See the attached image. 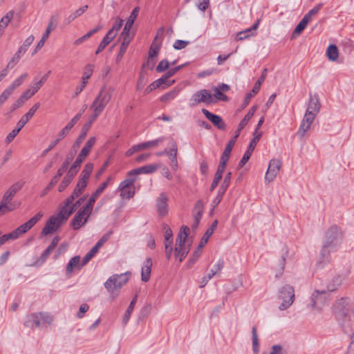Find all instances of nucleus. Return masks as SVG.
Instances as JSON below:
<instances>
[{
    "instance_id": "1",
    "label": "nucleus",
    "mask_w": 354,
    "mask_h": 354,
    "mask_svg": "<svg viewBox=\"0 0 354 354\" xmlns=\"http://www.w3.org/2000/svg\"><path fill=\"white\" fill-rule=\"evenodd\" d=\"M333 311L337 322L345 330H354V304L350 299L345 297L337 299Z\"/></svg>"
},
{
    "instance_id": "2",
    "label": "nucleus",
    "mask_w": 354,
    "mask_h": 354,
    "mask_svg": "<svg viewBox=\"0 0 354 354\" xmlns=\"http://www.w3.org/2000/svg\"><path fill=\"white\" fill-rule=\"evenodd\" d=\"M72 213V207L64 205L57 214L50 217L42 230L41 234L46 236L56 232L62 225L66 222Z\"/></svg>"
},
{
    "instance_id": "3",
    "label": "nucleus",
    "mask_w": 354,
    "mask_h": 354,
    "mask_svg": "<svg viewBox=\"0 0 354 354\" xmlns=\"http://www.w3.org/2000/svg\"><path fill=\"white\" fill-rule=\"evenodd\" d=\"M342 241V234L337 227H332L326 233L325 239L321 251L322 257H326L328 261V256L330 252L336 251Z\"/></svg>"
},
{
    "instance_id": "4",
    "label": "nucleus",
    "mask_w": 354,
    "mask_h": 354,
    "mask_svg": "<svg viewBox=\"0 0 354 354\" xmlns=\"http://www.w3.org/2000/svg\"><path fill=\"white\" fill-rule=\"evenodd\" d=\"M339 283L340 279L337 277L335 279L334 283L333 284L328 285L326 289L315 290L310 297V303L308 304L310 310L313 313L319 312L325 305L328 292L336 289L337 286H338Z\"/></svg>"
},
{
    "instance_id": "5",
    "label": "nucleus",
    "mask_w": 354,
    "mask_h": 354,
    "mask_svg": "<svg viewBox=\"0 0 354 354\" xmlns=\"http://www.w3.org/2000/svg\"><path fill=\"white\" fill-rule=\"evenodd\" d=\"M189 233V228L187 226H182L176 238L174 257L180 262L185 259L190 250V245L186 244Z\"/></svg>"
},
{
    "instance_id": "6",
    "label": "nucleus",
    "mask_w": 354,
    "mask_h": 354,
    "mask_svg": "<svg viewBox=\"0 0 354 354\" xmlns=\"http://www.w3.org/2000/svg\"><path fill=\"white\" fill-rule=\"evenodd\" d=\"M43 216L42 212H38L36 215L32 217L27 222L21 225L16 230L10 233L3 234L0 236V247L4 244L7 241L15 240L19 237L21 235L25 234L30 230Z\"/></svg>"
},
{
    "instance_id": "7",
    "label": "nucleus",
    "mask_w": 354,
    "mask_h": 354,
    "mask_svg": "<svg viewBox=\"0 0 354 354\" xmlns=\"http://www.w3.org/2000/svg\"><path fill=\"white\" fill-rule=\"evenodd\" d=\"M115 89L113 87L103 86L91 105L90 109H95L102 113L111 101Z\"/></svg>"
},
{
    "instance_id": "8",
    "label": "nucleus",
    "mask_w": 354,
    "mask_h": 354,
    "mask_svg": "<svg viewBox=\"0 0 354 354\" xmlns=\"http://www.w3.org/2000/svg\"><path fill=\"white\" fill-rule=\"evenodd\" d=\"M23 186L24 183L21 181H18L10 185L9 188L4 192L0 202V207L3 209V213H6L12 210L8 207V204L12 200L15 195L21 189Z\"/></svg>"
},
{
    "instance_id": "9",
    "label": "nucleus",
    "mask_w": 354,
    "mask_h": 354,
    "mask_svg": "<svg viewBox=\"0 0 354 354\" xmlns=\"http://www.w3.org/2000/svg\"><path fill=\"white\" fill-rule=\"evenodd\" d=\"M136 179L133 176H128L122 180L118 187V192L122 199H130L133 197L136 192L135 182Z\"/></svg>"
},
{
    "instance_id": "10",
    "label": "nucleus",
    "mask_w": 354,
    "mask_h": 354,
    "mask_svg": "<svg viewBox=\"0 0 354 354\" xmlns=\"http://www.w3.org/2000/svg\"><path fill=\"white\" fill-rule=\"evenodd\" d=\"M93 208V205L87 202L85 205L79 209L71 222V225L74 230L79 229L86 222Z\"/></svg>"
},
{
    "instance_id": "11",
    "label": "nucleus",
    "mask_w": 354,
    "mask_h": 354,
    "mask_svg": "<svg viewBox=\"0 0 354 354\" xmlns=\"http://www.w3.org/2000/svg\"><path fill=\"white\" fill-rule=\"evenodd\" d=\"M279 299L281 303L279 307L281 310H284L289 308L295 299V292L292 286L286 285L283 286L279 291Z\"/></svg>"
},
{
    "instance_id": "12",
    "label": "nucleus",
    "mask_w": 354,
    "mask_h": 354,
    "mask_svg": "<svg viewBox=\"0 0 354 354\" xmlns=\"http://www.w3.org/2000/svg\"><path fill=\"white\" fill-rule=\"evenodd\" d=\"M201 103L214 104L215 100L211 93L207 89H201L195 92L189 99L191 106H195Z\"/></svg>"
},
{
    "instance_id": "13",
    "label": "nucleus",
    "mask_w": 354,
    "mask_h": 354,
    "mask_svg": "<svg viewBox=\"0 0 354 354\" xmlns=\"http://www.w3.org/2000/svg\"><path fill=\"white\" fill-rule=\"evenodd\" d=\"M86 185L87 183H85L84 180H79L75 188L73 190V192L72 193L71 196L65 201L64 205H68L70 207H72L73 212L75 207L80 205L81 203L83 202L86 198L85 196L82 197L78 201H77L75 204L73 203V200L78 197L83 192Z\"/></svg>"
},
{
    "instance_id": "14",
    "label": "nucleus",
    "mask_w": 354,
    "mask_h": 354,
    "mask_svg": "<svg viewBox=\"0 0 354 354\" xmlns=\"http://www.w3.org/2000/svg\"><path fill=\"white\" fill-rule=\"evenodd\" d=\"M156 212L159 216L165 217L169 212V196L165 192H161L156 199Z\"/></svg>"
},
{
    "instance_id": "15",
    "label": "nucleus",
    "mask_w": 354,
    "mask_h": 354,
    "mask_svg": "<svg viewBox=\"0 0 354 354\" xmlns=\"http://www.w3.org/2000/svg\"><path fill=\"white\" fill-rule=\"evenodd\" d=\"M281 167V162L278 159H272L270 160L268 167L265 175V181L267 183L272 182Z\"/></svg>"
},
{
    "instance_id": "16",
    "label": "nucleus",
    "mask_w": 354,
    "mask_h": 354,
    "mask_svg": "<svg viewBox=\"0 0 354 354\" xmlns=\"http://www.w3.org/2000/svg\"><path fill=\"white\" fill-rule=\"evenodd\" d=\"M316 116L317 115L305 112L297 131V134L299 136L304 137L306 135L308 131L310 129Z\"/></svg>"
},
{
    "instance_id": "17",
    "label": "nucleus",
    "mask_w": 354,
    "mask_h": 354,
    "mask_svg": "<svg viewBox=\"0 0 354 354\" xmlns=\"http://www.w3.org/2000/svg\"><path fill=\"white\" fill-rule=\"evenodd\" d=\"M130 273L126 272L121 274H114L110 277L106 282H110V285L117 289L121 288L124 286L129 280Z\"/></svg>"
},
{
    "instance_id": "18",
    "label": "nucleus",
    "mask_w": 354,
    "mask_h": 354,
    "mask_svg": "<svg viewBox=\"0 0 354 354\" xmlns=\"http://www.w3.org/2000/svg\"><path fill=\"white\" fill-rule=\"evenodd\" d=\"M321 103L317 94H311L309 97V100L307 105L306 112L317 115L320 111Z\"/></svg>"
},
{
    "instance_id": "19",
    "label": "nucleus",
    "mask_w": 354,
    "mask_h": 354,
    "mask_svg": "<svg viewBox=\"0 0 354 354\" xmlns=\"http://www.w3.org/2000/svg\"><path fill=\"white\" fill-rule=\"evenodd\" d=\"M160 167V164H150L134 169L127 173L128 176H136L141 174H151Z\"/></svg>"
},
{
    "instance_id": "20",
    "label": "nucleus",
    "mask_w": 354,
    "mask_h": 354,
    "mask_svg": "<svg viewBox=\"0 0 354 354\" xmlns=\"http://www.w3.org/2000/svg\"><path fill=\"white\" fill-rule=\"evenodd\" d=\"M203 113L205 115V117L212 122V124L216 127L218 129L221 130H223L225 129V124L223 122L221 117L218 115H214L210 113L208 110L205 109H202Z\"/></svg>"
},
{
    "instance_id": "21",
    "label": "nucleus",
    "mask_w": 354,
    "mask_h": 354,
    "mask_svg": "<svg viewBox=\"0 0 354 354\" xmlns=\"http://www.w3.org/2000/svg\"><path fill=\"white\" fill-rule=\"evenodd\" d=\"M40 104L39 102L34 104L30 110L21 117V118L17 123V127L19 129H22L27 122L32 118L38 108L39 107Z\"/></svg>"
},
{
    "instance_id": "22",
    "label": "nucleus",
    "mask_w": 354,
    "mask_h": 354,
    "mask_svg": "<svg viewBox=\"0 0 354 354\" xmlns=\"http://www.w3.org/2000/svg\"><path fill=\"white\" fill-rule=\"evenodd\" d=\"M151 267L152 259L151 258H147L141 268V279L142 281L147 282L149 280Z\"/></svg>"
},
{
    "instance_id": "23",
    "label": "nucleus",
    "mask_w": 354,
    "mask_h": 354,
    "mask_svg": "<svg viewBox=\"0 0 354 354\" xmlns=\"http://www.w3.org/2000/svg\"><path fill=\"white\" fill-rule=\"evenodd\" d=\"M84 266L82 261L81 262L80 257L75 256L69 261L66 266V274H71L75 269L80 270Z\"/></svg>"
},
{
    "instance_id": "24",
    "label": "nucleus",
    "mask_w": 354,
    "mask_h": 354,
    "mask_svg": "<svg viewBox=\"0 0 354 354\" xmlns=\"http://www.w3.org/2000/svg\"><path fill=\"white\" fill-rule=\"evenodd\" d=\"M259 24V20H258L252 28H248L243 31L239 32L236 36V41H241L243 39H247L250 37V35H254L255 30L257 29Z\"/></svg>"
},
{
    "instance_id": "25",
    "label": "nucleus",
    "mask_w": 354,
    "mask_h": 354,
    "mask_svg": "<svg viewBox=\"0 0 354 354\" xmlns=\"http://www.w3.org/2000/svg\"><path fill=\"white\" fill-rule=\"evenodd\" d=\"M96 142V138L95 136H91L88 138V140L85 143L83 148L81 149L79 154L81 155V156H84V158H86L88 155L90 153L93 147L95 145Z\"/></svg>"
},
{
    "instance_id": "26",
    "label": "nucleus",
    "mask_w": 354,
    "mask_h": 354,
    "mask_svg": "<svg viewBox=\"0 0 354 354\" xmlns=\"http://www.w3.org/2000/svg\"><path fill=\"white\" fill-rule=\"evenodd\" d=\"M203 212V203L201 201H198L195 204L194 207V226L196 227L201 218Z\"/></svg>"
},
{
    "instance_id": "27",
    "label": "nucleus",
    "mask_w": 354,
    "mask_h": 354,
    "mask_svg": "<svg viewBox=\"0 0 354 354\" xmlns=\"http://www.w3.org/2000/svg\"><path fill=\"white\" fill-rule=\"evenodd\" d=\"M114 38V35L112 32H107L97 47L95 54L97 55L102 51L113 40Z\"/></svg>"
},
{
    "instance_id": "28",
    "label": "nucleus",
    "mask_w": 354,
    "mask_h": 354,
    "mask_svg": "<svg viewBox=\"0 0 354 354\" xmlns=\"http://www.w3.org/2000/svg\"><path fill=\"white\" fill-rule=\"evenodd\" d=\"M90 128L91 127H89V124H85L83 126V127L81 130L80 134L79 135V136L77 137V138L76 139L75 142L73 144V148L76 149V148L79 147L80 144L83 142V140L86 138L87 133L89 131Z\"/></svg>"
},
{
    "instance_id": "29",
    "label": "nucleus",
    "mask_w": 354,
    "mask_h": 354,
    "mask_svg": "<svg viewBox=\"0 0 354 354\" xmlns=\"http://www.w3.org/2000/svg\"><path fill=\"white\" fill-rule=\"evenodd\" d=\"M110 283H111V281L105 282L104 287L107 290V291L109 294V300L110 301H113L119 297L120 292L118 291L119 289H117V288H114L113 286H111V285H110Z\"/></svg>"
},
{
    "instance_id": "30",
    "label": "nucleus",
    "mask_w": 354,
    "mask_h": 354,
    "mask_svg": "<svg viewBox=\"0 0 354 354\" xmlns=\"http://www.w3.org/2000/svg\"><path fill=\"white\" fill-rule=\"evenodd\" d=\"M326 56L331 62H335L339 56V50L335 45H330L326 50Z\"/></svg>"
},
{
    "instance_id": "31",
    "label": "nucleus",
    "mask_w": 354,
    "mask_h": 354,
    "mask_svg": "<svg viewBox=\"0 0 354 354\" xmlns=\"http://www.w3.org/2000/svg\"><path fill=\"white\" fill-rule=\"evenodd\" d=\"M39 314H32L28 316L26 325L31 328L34 326L39 327V325L41 324V320L39 319Z\"/></svg>"
},
{
    "instance_id": "32",
    "label": "nucleus",
    "mask_w": 354,
    "mask_h": 354,
    "mask_svg": "<svg viewBox=\"0 0 354 354\" xmlns=\"http://www.w3.org/2000/svg\"><path fill=\"white\" fill-rule=\"evenodd\" d=\"M137 301V296H135L134 298L131 300L129 306H128L122 319V322L124 324H127V323L129 322L131 315L132 314V312L133 310V308L135 307V305Z\"/></svg>"
},
{
    "instance_id": "33",
    "label": "nucleus",
    "mask_w": 354,
    "mask_h": 354,
    "mask_svg": "<svg viewBox=\"0 0 354 354\" xmlns=\"http://www.w3.org/2000/svg\"><path fill=\"white\" fill-rule=\"evenodd\" d=\"M93 163L88 162L87 163L82 171L81 177L80 178V180H84L85 183H87L89 177L93 171Z\"/></svg>"
},
{
    "instance_id": "34",
    "label": "nucleus",
    "mask_w": 354,
    "mask_h": 354,
    "mask_svg": "<svg viewBox=\"0 0 354 354\" xmlns=\"http://www.w3.org/2000/svg\"><path fill=\"white\" fill-rule=\"evenodd\" d=\"M107 187V183H102L94 192V193L91 195V198H89L88 203L91 204L92 205H94V203L96 201V199L102 194V193L104 191V189Z\"/></svg>"
},
{
    "instance_id": "35",
    "label": "nucleus",
    "mask_w": 354,
    "mask_h": 354,
    "mask_svg": "<svg viewBox=\"0 0 354 354\" xmlns=\"http://www.w3.org/2000/svg\"><path fill=\"white\" fill-rule=\"evenodd\" d=\"M224 266V262L223 260L219 259L212 268L208 274V279H210L214 276L219 274Z\"/></svg>"
},
{
    "instance_id": "36",
    "label": "nucleus",
    "mask_w": 354,
    "mask_h": 354,
    "mask_svg": "<svg viewBox=\"0 0 354 354\" xmlns=\"http://www.w3.org/2000/svg\"><path fill=\"white\" fill-rule=\"evenodd\" d=\"M308 23L309 21L307 20V18L305 19L304 17H303L301 21L297 24L294 32H292V37L296 38L297 37H298L302 32V31L306 28Z\"/></svg>"
},
{
    "instance_id": "37",
    "label": "nucleus",
    "mask_w": 354,
    "mask_h": 354,
    "mask_svg": "<svg viewBox=\"0 0 354 354\" xmlns=\"http://www.w3.org/2000/svg\"><path fill=\"white\" fill-rule=\"evenodd\" d=\"M14 15L15 12L13 10H10L1 18L0 21V30H3L8 26L9 23L12 19Z\"/></svg>"
},
{
    "instance_id": "38",
    "label": "nucleus",
    "mask_w": 354,
    "mask_h": 354,
    "mask_svg": "<svg viewBox=\"0 0 354 354\" xmlns=\"http://www.w3.org/2000/svg\"><path fill=\"white\" fill-rule=\"evenodd\" d=\"M74 174H73L71 172V171H70L64 178V179L62 180V183H60V185H59L58 187V191L62 192H63L68 186V185L71 183V182L72 181L73 177H74Z\"/></svg>"
},
{
    "instance_id": "39",
    "label": "nucleus",
    "mask_w": 354,
    "mask_h": 354,
    "mask_svg": "<svg viewBox=\"0 0 354 354\" xmlns=\"http://www.w3.org/2000/svg\"><path fill=\"white\" fill-rule=\"evenodd\" d=\"M95 68V65L93 64H86L84 68L83 74L81 80L88 82L90 77L92 76Z\"/></svg>"
},
{
    "instance_id": "40",
    "label": "nucleus",
    "mask_w": 354,
    "mask_h": 354,
    "mask_svg": "<svg viewBox=\"0 0 354 354\" xmlns=\"http://www.w3.org/2000/svg\"><path fill=\"white\" fill-rule=\"evenodd\" d=\"M133 35L131 34L130 31L123 30L120 35V40L122 41L121 45L127 46L133 39Z\"/></svg>"
},
{
    "instance_id": "41",
    "label": "nucleus",
    "mask_w": 354,
    "mask_h": 354,
    "mask_svg": "<svg viewBox=\"0 0 354 354\" xmlns=\"http://www.w3.org/2000/svg\"><path fill=\"white\" fill-rule=\"evenodd\" d=\"M40 88L41 86H39V84H37V82L34 83L30 88L23 93V97L28 100L30 99L40 89Z\"/></svg>"
},
{
    "instance_id": "42",
    "label": "nucleus",
    "mask_w": 354,
    "mask_h": 354,
    "mask_svg": "<svg viewBox=\"0 0 354 354\" xmlns=\"http://www.w3.org/2000/svg\"><path fill=\"white\" fill-rule=\"evenodd\" d=\"M27 77L28 74L26 73H23L18 78L14 80L12 82V84L8 87L14 92L17 87L20 86L22 84V83Z\"/></svg>"
},
{
    "instance_id": "43",
    "label": "nucleus",
    "mask_w": 354,
    "mask_h": 354,
    "mask_svg": "<svg viewBox=\"0 0 354 354\" xmlns=\"http://www.w3.org/2000/svg\"><path fill=\"white\" fill-rule=\"evenodd\" d=\"M252 350L254 353H258L259 351V344L257 335V329L256 326L252 327Z\"/></svg>"
},
{
    "instance_id": "44",
    "label": "nucleus",
    "mask_w": 354,
    "mask_h": 354,
    "mask_svg": "<svg viewBox=\"0 0 354 354\" xmlns=\"http://www.w3.org/2000/svg\"><path fill=\"white\" fill-rule=\"evenodd\" d=\"M39 316L40 317L39 319L41 320V322L39 327H46L50 325L53 321V317L50 315L39 313Z\"/></svg>"
},
{
    "instance_id": "45",
    "label": "nucleus",
    "mask_w": 354,
    "mask_h": 354,
    "mask_svg": "<svg viewBox=\"0 0 354 354\" xmlns=\"http://www.w3.org/2000/svg\"><path fill=\"white\" fill-rule=\"evenodd\" d=\"M35 39V37L31 35H29L24 41L23 44L19 48L18 50H19V53L24 54L29 46L32 44L33 41Z\"/></svg>"
},
{
    "instance_id": "46",
    "label": "nucleus",
    "mask_w": 354,
    "mask_h": 354,
    "mask_svg": "<svg viewBox=\"0 0 354 354\" xmlns=\"http://www.w3.org/2000/svg\"><path fill=\"white\" fill-rule=\"evenodd\" d=\"M165 249V256L167 259L169 260L171 257L173 253V239H165L164 241Z\"/></svg>"
},
{
    "instance_id": "47",
    "label": "nucleus",
    "mask_w": 354,
    "mask_h": 354,
    "mask_svg": "<svg viewBox=\"0 0 354 354\" xmlns=\"http://www.w3.org/2000/svg\"><path fill=\"white\" fill-rule=\"evenodd\" d=\"M180 92V88H175L174 89L170 91L169 92L165 93L160 97L161 102H167L171 100L174 99Z\"/></svg>"
},
{
    "instance_id": "48",
    "label": "nucleus",
    "mask_w": 354,
    "mask_h": 354,
    "mask_svg": "<svg viewBox=\"0 0 354 354\" xmlns=\"http://www.w3.org/2000/svg\"><path fill=\"white\" fill-rule=\"evenodd\" d=\"M162 141L163 138H159L154 140L140 143L142 150L156 147L159 145V143L162 142Z\"/></svg>"
},
{
    "instance_id": "49",
    "label": "nucleus",
    "mask_w": 354,
    "mask_h": 354,
    "mask_svg": "<svg viewBox=\"0 0 354 354\" xmlns=\"http://www.w3.org/2000/svg\"><path fill=\"white\" fill-rule=\"evenodd\" d=\"M267 69L265 68L263 70L262 75L258 79V80L256 82L254 86L252 88V92L254 93H257L261 88V84L265 80L266 76Z\"/></svg>"
},
{
    "instance_id": "50",
    "label": "nucleus",
    "mask_w": 354,
    "mask_h": 354,
    "mask_svg": "<svg viewBox=\"0 0 354 354\" xmlns=\"http://www.w3.org/2000/svg\"><path fill=\"white\" fill-rule=\"evenodd\" d=\"M261 136H262V132L257 131V129H255V131L253 133V139L250 142L248 149H249L252 151H254V149L257 145V143L259 140Z\"/></svg>"
},
{
    "instance_id": "51",
    "label": "nucleus",
    "mask_w": 354,
    "mask_h": 354,
    "mask_svg": "<svg viewBox=\"0 0 354 354\" xmlns=\"http://www.w3.org/2000/svg\"><path fill=\"white\" fill-rule=\"evenodd\" d=\"M22 55L23 53H19V50H17L8 62L6 68H12L19 62Z\"/></svg>"
},
{
    "instance_id": "52",
    "label": "nucleus",
    "mask_w": 354,
    "mask_h": 354,
    "mask_svg": "<svg viewBox=\"0 0 354 354\" xmlns=\"http://www.w3.org/2000/svg\"><path fill=\"white\" fill-rule=\"evenodd\" d=\"M177 151L178 148L176 143L173 142L170 149L169 151L165 149V153L169 156V160H171L177 158Z\"/></svg>"
},
{
    "instance_id": "53",
    "label": "nucleus",
    "mask_w": 354,
    "mask_h": 354,
    "mask_svg": "<svg viewBox=\"0 0 354 354\" xmlns=\"http://www.w3.org/2000/svg\"><path fill=\"white\" fill-rule=\"evenodd\" d=\"M66 170V166L64 165L62 166L57 171V174L51 179L50 183L51 186H55L59 181L60 177Z\"/></svg>"
},
{
    "instance_id": "54",
    "label": "nucleus",
    "mask_w": 354,
    "mask_h": 354,
    "mask_svg": "<svg viewBox=\"0 0 354 354\" xmlns=\"http://www.w3.org/2000/svg\"><path fill=\"white\" fill-rule=\"evenodd\" d=\"M87 8L88 6H84L78 8L73 13L71 14L68 17V22H71L75 19L77 17L81 16L87 10Z\"/></svg>"
},
{
    "instance_id": "55",
    "label": "nucleus",
    "mask_w": 354,
    "mask_h": 354,
    "mask_svg": "<svg viewBox=\"0 0 354 354\" xmlns=\"http://www.w3.org/2000/svg\"><path fill=\"white\" fill-rule=\"evenodd\" d=\"M212 229H207L203 236L202 237L201 242L198 245V250L203 249L205 245L208 242L209 237L212 235Z\"/></svg>"
},
{
    "instance_id": "56",
    "label": "nucleus",
    "mask_w": 354,
    "mask_h": 354,
    "mask_svg": "<svg viewBox=\"0 0 354 354\" xmlns=\"http://www.w3.org/2000/svg\"><path fill=\"white\" fill-rule=\"evenodd\" d=\"M123 24V20L120 18L115 19V22L112 28L109 30L108 32H112V34L114 35V37L117 35L118 31L121 28Z\"/></svg>"
},
{
    "instance_id": "57",
    "label": "nucleus",
    "mask_w": 354,
    "mask_h": 354,
    "mask_svg": "<svg viewBox=\"0 0 354 354\" xmlns=\"http://www.w3.org/2000/svg\"><path fill=\"white\" fill-rule=\"evenodd\" d=\"M214 91V99L215 100V102L217 100H221V101H227V97L223 94V93L219 90V88H217L216 86L213 88Z\"/></svg>"
},
{
    "instance_id": "58",
    "label": "nucleus",
    "mask_w": 354,
    "mask_h": 354,
    "mask_svg": "<svg viewBox=\"0 0 354 354\" xmlns=\"http://www.w3.org/2000/svg\"><path fill=\"white\" fill-rule=\"evenodd\" d=\"M82 116V113H79L77 115H75L64 127V129H66L69 133L72 128L77 124V122L79 121Z\"/></svg>"
},
{
    "instance_id": "59",
    "label": "nucleus",
    "mask_w": 354,
    "mask_h": 354,
    "mask_svg": "<svg viewBox=\"0 0 354 354\" xmlns=\"http://www.w3.org/2000/svg\"><path fill=\"white\" fill-rule=\"evenodd\" d=\"M82 116V113H79L77 115H75L64 127V129H66L69 133L72 128L77 124V122L79 121Z\"/></svg>"
},
{
    "instance_id": "60",
    "label": "nucleus",
    "mask_w": 354,
    "mask_h": 354,
    "mask_svg": "<svg viewBox=\"0 0 354 354\" xmlns=\"http://www.w3.org/2000/svg\"><path fill=\"white\" fill-rule=\"evenodd\" d=\"M14 92L10 90L8 87L5 88L3 92L0 95V106H1L3 103L9 98V97Z\"/></svg>"
},
{
    "instance_id": "61",
    "label": "nucleus",
    "mask_w": 354,
    "mask_h": 354,
    "mask_svg": "<svg viewBox=\"0 0 354 354\" xmlns=\"http://www.w3.org/2000/svg\"><path fill=\"white\" fill-rule=\"evenodd\" d=\"M157 40L158 36L156 37L149 50V57H156L160 50V45L157 44Z\"/></svg>"
},
{
    "instance_id": "62",
    "label": "nucleus",
    "mask_w": 354,
    "mask_h": 354,
    "mask_svg": "<svg viewBox=\"0 0 354 354\" xmlns=\"http://www.w3.org/2000/svg\"><path fill=\"white\" fill-rule=\"evenodd\" d=\"M225 192H223V190L220 191L217 196L214 198L212 203V209L211 210V214H213V212L214 209L218 206V205L221 203L222 201L223 195L225 194Z\"/></svg>"
},
{
    "instance_id": "63",
    "label": "nucleus",
    "mask_w": 354,
    "mask_h": 354,
    "mask_svg": "<svg viewBox=\"0 0 354 354\" xmlns=\"http://www.w3.org/2000/svg\"><path fill=\"white\" fill-rule=\"evenodd\" d=\"M322 6V4L317 5L313 9H311L306 15H305L304 17L305 19L307 18V20L310 22L313 16L317 15L319 12Z\"/></svg>"
},
{
    "instance_id": "64",
    "label": "nucleus",
    "mask_w": 354,
    "mask_h": 354,
    "mask_svg": "<svg viewBox=\"0 0 354 354\" xmlns=\"http://www.w3.org/2000/svg\"><path fill=\"white\" fill-rule=\"evenodd\" d=\"M232 173L227 172L224 178V180L221 185V190L226 192L231 182Z\"/></svg>"
}]
</instances>
